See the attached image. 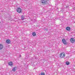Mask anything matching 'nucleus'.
<instances>
[{
	"instance_id": "1",
	"label": "nucleus",
	"mask_w": 75,
	"mask_h": 75,
	"mask_svg": "<svg viewBox=\"0 0 75 75\" xmlns=\"http://www.w3.org/2000/svg\"><path fill=\"white\" fill-rule=\"evenodd\" d=\"M42 1L41 3L42 4H48L47 0H42Z\"/></svg>"
},
{
	"instance_id": "2",
	"label": "nucleus",
	"mask_w": 75,
	"mask_h": 75,
	"mask_svg": "<svg viewBox=\"0 0 75 75\" xmlns=\"http://www.w3.org/2000/svg\"><path fill=\"white\" fill-rule=\"evenodd\" d=\"M60 58H64L65 57V53H62L60 55Z\"/></svg>"
},
{
	"instance_id": "9",
	"label": "nucleus",
	"mask_w": 75,
	"mask_h": 75,
	"mask_svg": "<svg viewBox=\"0 0 75 75\" xmlns=\"http://www.w3.org/2000/svg\"><path fill=\"white\" fill-rule=\"evenodd\" d=\"M70 30L71 28L69 27H68L66 28V30H67V31H70Z\"/></svg>"
},
{
	"instance_id": "19",
	"label": "nucleus",
	"mask_w": 75,
	"mask_h": 75,
	"mask_svg": "<svg viewBox=\"0 0 75 75\" xmlns=\"http://www.w3.org/2000/svg\"><path fill=\"white\" fill-rule=\"evenodd\" d=\"M62 10H64V8H62Z\"/></svg>"
},
{
	"instance_id": "23",
	"label": "nucleus",
	"mask_w": 75,
	"mask_h": 75,
	"mask_svg": "<svg viewBox=\"0 0 75 75\" xmlns=\"http://www.w3.org/2000/svg\"><path fill=\"white\" fill-rule=\"evenodd\" d=\"M60 11H61V10Z\"/></svg>"
},
{
	"instance_id": "14",
	"label": "nucleus",
	"mask_w": 75,
	"mask_h": 75,
	"mask_svg": "<svg viewBox=\"0 0 75 75\" xmlns=\"http://www.w3.org/2000/svg\"><path fill=\"white\" fill-rule=\"evenodd\" d=\"M45 73H41V75H45Z\"/></svg>"
},
{
	"instance_id": "8",
	"label": "nucleus",
	"mask_w": 75,
	"mask_h": 75,
	"mask_svg": "<svg viewBox=\"0 0 75 75\" xmlns=\"http://www.w3.org/2000/svg\"><path fill=\"white\" fill-rule=\"evenodd\" d=\"M3 48V45L2 44H0V50H2Z\"/></svg>"
},
{
	"instance_id": "3",
	"label": "nucleus",
	"mask_w": 75,
	"mask_h": 75,
	"mask_svg": "<svg viewBox=\"0 0 75 75\" xmlns=\"http://www.w3.org/2000/svg\"><path fill=\"white\" fill-rule=\"evenodd\" d=\"M62 42L64 44V45H66V44H67V42H66V40L64 39H62Z\"/></svg>"
},
{
	"instance_id": "12",
	"label": "nucleus",
	"mask_w": 75,
	"mask_h": 75,
	"mask_svg": "<svg viewBox=\"0 0 75 75\" xmlns=\"http://www.w3.org/2000/svg\"><path fill=\"white\" fill-rule=\"evenodd\" d=\"M32 35L33 36H35L36 35V33H35V32H33L32 33Z\"/></svg>"
},
{
	"instance_id": "5",
	"label": "nucleus",
	"mask_w": 75,
	"mask_h": 75,
	"mask_svg": "<svg viewBox=\"0 0 75 75\" xmlns=\"http://www.w3.org/2000/svg\"><path fill=\"white\" fill-rule=\"evenodd\" d=\"M8 64L9 65H10V66H12V65H13V63L12 62H9V63Z\"/></svg>"
},
{
	"instance_id": "7",
	"label": "nucleus",
	"mask_w": 75,
	"mask_h": 75,
	"mask_svg": "<svg viewBox=\"0 0 75 75\" xmlns=\"http://www.w3.org/2000/svg\"><path fill=\"white\" fill-rule=\"evenodd\" d=\"M70 41L71 42H75V40H74V38H71L70 39Z\"/></svg>"
},
{
	"instance_id": "4",
	"label": "nucleus",
	"mask_w": 75,
	"mask_h": 75,
	"mask_svg": "<svg viewBox=\"0 0 75 75\" xmlns=\"http://www.w3.org/2000/svg\"><path fill=\"white\" fill-rule=\"evenodd\" d=\"M17 11L18 13H21V9L20 8H18L17 9Z\"/></svg>"
},
{
	"instance_id": "20",
	"label": "nucleus",
	"mask_w": 75,
	"mask_h": 75,
	"mask_svg": "<svg viewBox=\"0 0 75 75\" xmlns=\"http://www.w3.org/2000/svg\"><path fill=\"white\" fill-rule=\"evenodd\" d=\"M25 1H27L28 0H25Z\"/></svg>"
},
{
	"instance_id": "17",
	"label": "nucleus",
	"mask_w": 75,
	"mask_h": 75,
	"mask_svg": "<svg viewBox=\"0 0 75 75\" xmlns=\"http://www.w3.org/2000/svg\"><path fill=\"white\" fill-rule=\"evenodd\" d=\"M21 57V55H19V57Z\"/></svg>"
},
{
	"instance_id": "16",
	"label": "nucleus",
	"mask_w": 75,
	"mask_h": 75,
	"mask_svg": "<svg viewBox=\"0 0 75 75\" xmlns=\"http://www.w3.org/2000/svg\"><path fill=\"white\" fill-rule=\"evenodd\" d=\"M69 7V6H66V8H68Z\"/></svg>"
},
{
	"instance_id": "22",
	"label": "nucleus",
	"mask_w": 75,
	"mask_h": 75,
	"mask_svg": "<svg viewBox=\"0 0 75 75\" xmlns=\"http://www.w3.org/2000/svg\"><path fill=\"white\" fill-rule=\"evenodd\" d=\"M58 8H57V10H58Z\"/></svg>"
},
{
	"instance_id": "10",
	"label": "nucleus",
	"mask_w": 75,
	"mask_h": 75,
	"mask_svg": "<svg viewBox=\"0 0 75 75\" xmlns=\"http://www.w3.org/2000/svg\"><path fill=\"white\" fill-rule=\"evenodd\" d=\"M16 67H14L13 68V69L12 70V71H16Z\"/></svg>"
},
{
	"instance_id": "18",
	"label": "nucleus",
	"mask_w": 75,
	"mask_h": 75,
	"mask_svg": "<svg viewBox=\"0 0 75 75\" xmlns=\"http://www.w3.org/2000/svg\"><path fill=\"white\" fill-rule=\"evenodd\" d=\"M74 10H75V7H74Z\"/></svg>"
},
{
	"instance_id": "6",
	"label": "nucleus",
	"mask_w": 75,
	"mask_h": 75,
	"mask_svg": "<svg viewBox=\"0 0 75 75\" xmlns=\"http://www.w3.org/2000/svg\"><path fill=\"white\" fill-rule=\"evenodd\" d=\"M6 43L7 44H10V42H11V41L9 39H7L6 41Z\"/></svg>"
},
{
	"instance_id": "21",
	"label": "nucleus",
	"mask_w": 75,
	"mask_h": 75,
	"mask_svg": "<svg viewBox=\"0 0 75 75\" xmlns=\"http://www.w3.org/2000/svg\"><path fill=\"white\" fill-rule=\"evenodd\" d=\"M0 23H1V22L0 21Z\"/></svg>"
},
{
	"instance_id": "15",
	"label": "nucleus",
	"mask_w": 75,
	"mask_h": 75,
	"mask_svg": "<svg viewBox=\"0 0 75 75\" xmlns=\"http://www.w3.org/2000/svg\"><path fill=\"white\" fill-rule=\"evenodd\" d=\"M45 31H48V29H45Z\"/></svg>"
},
{
	"instance_id": "11",
	"label": "nucleus",
	"mask_w": 75,
	"mask_h": 75,
	"mask_svg": "<svg viewBox=\"0 0 75 75\" xmlns=\"http://www.w3.org/2000/svg\"><path fill=\"white\" fill-rule=\"evenodd\" d=\"M21 20H24V16H21Z\"/></svg>"
},
{
	"instance_id": "13",
	"label": "nucleus",
	"mask_w": 75,
	"mask_h": 75,
	"mask_svg": "<svg viewBox=\"0 0 75 75\" xmlns=\"http://www.w3.org/2000/svg\"><path fill=\"white\" fill-rule=\"evenodd\" d=\"M66 64L67 65H69V62H66Z\"/></svg>"
}]
</instances>
